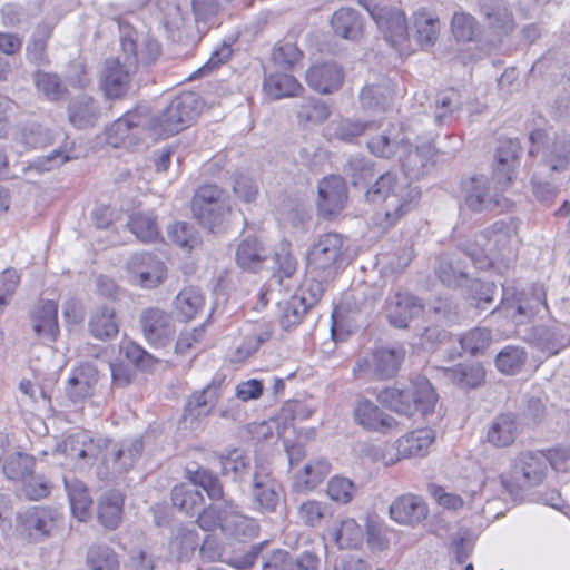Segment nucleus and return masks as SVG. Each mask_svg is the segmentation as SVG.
<instances>
[{
  "label": "nucleus",
  "mask_w": 570,
  "mask_h": 570,
  "mask_svg": "<svg viewBox=\"0 0 570 570\" xmlns=\"http://www.w3.org/2000/svg\"><path fill=\"white\" fill-rule=\"evenodd\" d=\"M191 207L199 225L214 234L225 232L236 218L225 191L216 185L199 187L193 198Z\"/></svg>",
  "instance_id": "nucleus-6"
},
{
  "label": "nucleus",
  "mask_w": 570,
  "mask_h": 570,
  "mask_svg": "<svg viewBox=\"0 0 570 570\" xmlns=\"http://www.w3.org/2000/svg\"><path fill=\"white\" fill-rule=\"evenodd\" d=\"M263 89L273 99L296 96L302 90L301 83L288 73H271L265 77Z\"/></svg>",
  "instance_id": "nucleus-46"
},
{
  "label": "nucleus",
  "mask_w": 570,
  "mask_h": 570,
  "mask_svg": "<svg viewBox=\"0 0 570 570\" xmlns=\"http://www.w3.org/2000/svg\"><path fill=\"white\" fill-rule=\"evenodd\" d=\"M419 299L407 292H397L386 307L390 324L397 328H406L409 323L422 312Z\"/></svg>",
  "instance_id": "nucleus-24"
},
{
  "label": "nucleus",
  "mask_w": 570,
  "mask_h": 570,
  "mask_svg": "<svg viewBox=\"0 0 570 570\" xmlns=\"http://www.w3.org/2000/svg\"><path fill=\"white\" fill-rule=\"evenodd\" d=\"M347 191L342 177L331 175L321 180L317 208L322 216L331 218L340 214L345 207Z\"/></svg>",
  "instance_id": "nucleus-19"
},
{
  "label": "nucleus",
  "mask_w": 570,
  "mask_h": 570,
  "mask_svg": "<svg viewBox=\"0 0 570 570\" xmlns=\"http://www.w3.org/2000/svg\"><path fill=\"white\" fill-rule=\"evenodd\" d=\"M435 274L448 287H459L468 284L466 265L456 256H441L436 261Z\"/></svg>",
  "instance_id": "nucleus-37"
},
{
  "label": "nucleus",
  "mask_w": 570,
  "mask_h": 570,
  "mask_svg": "<svg viewBox=\"0 0 570 570\" xmlns=\"http://www.w3.org/2000/svg\"><path fill=\"white\" fill-rule=\"evenodd\" d=\"M63 452L72 459H91L101 455L105 466L98 469L101 479H108L109 468L111 473H122L132 466L140 456L144 443L141 439L129 442L114 443L109 440L97 441L86 431L77 432L68 436L62 443Z\"/></svg>",
  "instance_id": "nucleus-2"
},
{
  "label": "nucleus",
  "mask_w": 570,
  "mask_h": 570,
  "mask_svg": "<svg viewBox=\"0 0 570 570\" xmlns=\"http://www.w3.org/2000/svg\"><path fill=\"white\" fill-rule=\"evenodd\" d=\"M420 196L421 191L417 187L390 171L381 175L366 193L368 202L383 204L385 217L390 224H394L407 213Z\"/></svg>",
  "instance_id": "nucleus-3"
},
{
  "label": "nucleus",
  "mask_w": 570,
  "mask_h": 570,
  "mask_svg": "<svg viewBox=\"0 0 570 570\" xmlns=\"http://www.w3.org/2000/svg\"><path fill=\"white\" fill-rule=\"evenodd\" d=\"M379 399L392 411L412 416L416 412L426 415L432 412L438 395L432 384L425 379L417 376L406 387L392 386L381 391Z\"/></svg>",
  "instance_id": "nucleus-4"
},
{
  "label": "nucleus",
  "mask_w": 570,
  "mask_h": 570,
  "mask_svg": "<svg viewBox=\"0 0 570 570\" xmlns=\"http://www.w3.org/2000/svg\"><path fill=\"white\" fill-rule=\"evenodd\" d=\"M100 114L98 101L86 94L76 96L68 106L69 121L80 129L95 126Z\"/></svg>",
  "instance_id": "nucleus-29"
},
{
  "label": "nucleus",
  "mask_w": 570,
  "mask_h": 570,
  "mask_svg": "<svg viewBox=\"0 0 570 570\" xmlns=\"http://www.w3.org/2000/svg\"><path fill=\"white\" fill-rule=\"evenodd\" d=\"M497 286L493 282L473 279L469 284L468 294L471 304L480 311H485L494 301Z\"/></svg>",
  "instance_id": "nucleus-62"
},
{
  "label": "nucleus",
  "mask_w": 570,
  "mask_h": 570,
  "mask_svg": "<svg viewBox=\"0 0 570 570\" xmlns=\"http://www.w3.org/2000/svg\"><path fill=\"white\" fill-rule=\"evenodd\" d=\"M33 466V456L18 452L6 460L3 473L10 480H23L32 475Z\"/></svg>",
  "instance_id": "nucleus-61"
},
{
  "label": "nucleus",
  "mask_w": 570,
  "mask_h": 570,
  "mask_svg": "<svg viewBox=\"0 0 570 570\" xmlns=\"http://www.w3.org/2000/svg\"><path fill=\"white\" fill-rule=\"evenodd\" d=\"M171 502L180 512L193 517L203 507L204 497L191 482L180 483L171 490Z\"/></svg>",
  "instance_id": "nucleus-43"
},
{
  "label": "nucleus",
  "mask_w": 570,
  "mask_h": 570,
  "mask_svg": "<svg viewBox=\"0 0 570 570\" xmlns=\"http://www.w3.org/2000/svg\"><path fill=\"white\" fill-rule=\"evenodd\" d=\"M404 355L402 346L379 347L372 354L371 361L358 362L357 365L362 368L366 364L377 379H390L397 373Z\"/></svg>",
  "instance_id": "nucleus-26"
},
{
  "label": "nucleus",
  "mask_w": 570,
  "mask_h": 570,
  "mask_svg": "<svg viewBox=\"0 0 570 570\" xmlns=\"http://www.w3.org/2000/svg\"><path fill=\"white\" fill-rule=\"evenodd\" d=\"M353 417L357 425L368 432L386 434L397 426V421L393 416L367 399H361L355 403Z\"/></svg>",
  "instance_id": "nucleus-18"
},
{
  "label": "nucleus",
  "mask_w": 570,
  "mask_h": 570,
  "mask_svg": "<svg viewBox=\"0 0 570 570\" xmlns=\"http://www.w3.org/2000/svg\"><path fill=\"white\" fill-rule=\"evenodd\" d=\"M132 284L155 288L166 278L165 264L151 253H135L126 264Z\"/></svg>",
  "instance_id": "nucleus-15"
},
{
  "label": "nucleus",
  "mask_w": 570,
  "mask_h": 570,
  "mask_svg": "<svg viewBox=\"0 0 570 570\" xmlns=\"http://www.w3.org/2000/svg\"><path fill=\"white\" fill-rule=\"evenodd\" d=\"M139 324L146 341L156 347L166 346L175 334L171 314L158 307L141 311Z\"/></svg>",
  "instance_id": "nucleus-16"
},
{
  "label": "nucleus",
  "mask_w": 570,
  "mask_h": 570,
  "mask_svg": "<svg viewBox=\"0 0 570 570\" xmlns=\"http://www.w3.org/2000/svg\"><path fill=\"white\" fill-rule=\"evenodd\" d=\"M268 257V250L256 237L244 238L236 248L237 265L248 272H257Z\"/></svg>",
  "instance_id": "nucleus-32"
},
{
  "label": "nucleus",
  "mask_w": 570,
  "mask_h": 570,
  "mask_svg": "<svg viewBox=\"0 0 570 570\" xmlns=\"http://www.w3.org/2000/svg\"><path fill=\"white\" fill-rule=\"evenodd\" d=\"M527 361V353L522 347L508 345L495 357L497 368L504 374L514 375L521 371Z\"/></svg>",
  "instance_id": "nucleus-55"
},
{
  "label": "nucleus",
  "mask_w": 570,
  "mask_h": 570,
  "mask_svg": "<svg viewBox=\"0 0 570 570\" xmlns=\"http://www.w3.org/2000/svg\"><path fill=\"white\" fill-rule=\"evenodd\" d=\"M88 328L97 340H114L119 333V323L115 309L107 305L95 308L90 315Z\"/></svg>",
  "instance_id": "nucleus-33"
},
{
  "label": "nucleus",
  "mask_w": 570,
  "mask_h": 570,
  "mask_svg": "<svg viewBox=\"0 0 570 570\" xmlns=\"http://www.w3.org/2000/svg\"><path fill=\"white\" fill-rule=\"evenodd\" d=\"M391 98L392 90L385 85L365 86L360 94L363 108L372 110H384Z\"/></svg>",
  "instance_id": "nucleus-60"
},
{
  "label": "nucleus",
  "mask_w": 570,
  "mask_h": 570,
  "mask_svg": "<svg viewBox=\"0 0 570 570\" xmlns=\"http://www.w3.org/2000/svg\"><path fill=\"white\" fill-rule=\"evenodd\" d=\"M389 513L396 523L414 527L428 518L429 508L422 497L406 493L393 500Z\"/></svg>",
  "instance_id": "nucleus-20"
},
{
  "label": "nucleus",
  "mask_w": 570,
  "mask_h": 570,
  "mask_svg": "<svg viewBox=\"0 0 570 570\" xmlns=\"http://www.w3.org/2000/svg\"><path fill=\"white\" fill-rule=\"evenodd\" d=\"M478 3L481 13L491 28L502 33H509L513 30V14L505 0H478Z\"/></svg>",
  "instance_id": "nucleus-31"
},
{
  "label": "nucleus",
  "mask_w": 570,
  "mask_h": 570,
  "mask_svg": "<svg viewBox=\"0 0 570 570\" xmlns=\"http://www.w3.org/2000/svg\"><path fill=\"white\" fill-rule=\"evenodd\" d=\"M463 107L462 95L455 89L440 92L435 99L434 122L439 126L456 120Z\"/></svg>",
  "instance_id": "nucleus-38"
},
{
  "label": "nucleus",
  "mask_w": 570,
  "mask_h": 570,
  "mask_svg": "<svg viewBox=\"0 0 570 570\" xmlns=\"http://www.w3.org/2000/svg\"><path fill=\"white\" fill-rule=\"evenodd\" d=\"M58 519L57 510L50 508H32L22 517L26 529L35 537H47L55 529Z\"/></svg>",
  "instance_id": "nucleus-42"
},
{
  "label": "nucleus",
  "mask_w": 570,
  "mask_h": 570,
  "mask_svg": "<svg viewBox=\"0 0 570 570\" xmlns=\"http://www.w3.org/2000/svg\"><path fill=\"white\" fill-rule=\"evenodd\" d=\"M33 81L38 91L50 101L56 102L63 100L68 94L67 86L56 73L37 71L33 75Z\"/></svg>",
  "instance_id": "nucleus-50"
},
{
  "label": "nucleus",
  "mask_w": 570,
  "mask_h": 570,
  "mask_svg": "<svg viewBox=\"0 0 570 570\" xmlns=\"http://www.w3.org/2000/svg\"><path fill=\"white\" fill-rule=\"evenodd\" d=\"M451 31L454 38L461 42L474 41L481 30L476 19L466 12H455L451 20Z\"/></svg>",
  "instance_id": "nucleus-54"
},
{
  "label": "nucleus",
  "mask_w": 570,
  "mask_h": 570,
  "mask_svg": "<svg viewBox=\"0 0 570 570\" xmlns=\"http://www.w3.org/2000/svg\"><path fill=\"white\" fill-rule=\"evenodd\" d=\"M435 147L431 141L411 144L401 138L399 147V159L404 174L412 179L423 176L428 168L433 165Z\"/></svg>",
  "instance_id": "nucleus-17"
},
{
  "label": "nucleus",
  "mask_w": 570,
  "mask_h": 570,
  "mask_svg": "<svg viewBox=\"0 0 570 570\" xmlns=\"http://www.w3.org/2000/svg\"><path fill=\"white\" fill-rule=\"evenodd\" d=\"M124 498L117 490H109L101 494L98 502V520L109 530L116 529L122 514Z\"/></svg>",
  "instance_id": "nucleus-41"
},
{
  "label": "nucleus",
  "mask_w": 570,
  "mask_h": 570,
  "mask_svg": "<svg viewBox=\"0 0 570 570\" xmlns=\"http://www.w3.org/2000/svg\"><path fill=\"white\" fill-rule=\"evenodd\" d=\"M343 79V70L336 62L313 65L306 71L308 86L320 94H331L337 90Z\"/></svg>",
  "instance_id": "nucleus-25"
},
{
  "label": "nucleus",
  "mask_w": 570,
  "mask_h": 570,
  "mask_svg": "<svg viewBox=\"0 0 570 570\" xmlns=\"http://www.w3.org/2000/svg\"><path fill=\"white\" fill-rule=\"evenodd\" d=\"M529 140L530 156L540 155L542 163L552 171H566L570 168V136L557 135L549 138L542 129L533 130Z\"/></svg>",
  "instance_id": "nucleus-11"
},
{
  "label": "nucleus",
  "mask_w": 570,
  "mask_h": 570,
  "mask_svg": "<svg viewBox=\"0 0 570 570\" xmlns=\"http://www.w3.org/2000/svg\"><path fill=\"white\" fill-rule=\"evenodd\" d=\"M519 424L513 413L497 415L487 432V441L495 448H507L517 439Z\"/></svg>",
  "instance_id": "nucleus-30"
},
{
  "label": "nucleus",
  "mask_w": 570,
  "mask_h": 570,
  "mask_svg": "<svg viewBox=\"0 0 570 570\" xmlns=\"http://www.w3.org/2000/svg\"><path fill=\"white\" fill-rule=\"evenodd\" d=\"M200 100L195 92L175 97L168 106L149 121L156 136H170L188 127L199 115Z\"/></svg>",
  "instance_id": "nucleus-8"
},
{
  "label": "nucleus",
  "mask_w": 570,
  "mask_h": 570,
  "mask_svg": "<svg viewBox=\"0 0 570 570\" xmlns=\"http://www.w3.org/2000/svg\"><path fill=\"white\" fill-rule=\"evenodd\" d=\"M492 341L491 331L487 327H475L460 338L462 348L471 355L483 354Z\"/></svg>",
  "instance_id": "nucleus-63"
},
{
  "label": "nucleus",
  "mask_w": 570,
  "mask_h": 570,
  "mask_svg": "<svg viewBox=\"0 0 570 570\" xmlns=\"http://www.w3.org/2000/svg\"><path fill=\"white\" fill-rule=\"evenodd\" d=\"M259 530L257 521L245 515L239 507L229 500L227 504V514L224 518L223 532L237 538L238 540H249L254 538Z\"/></svg>",
  "instance_id": "nucleus-28"
},
{
  "label": "nucleus",
  "mask_w": 570,
  "mask_h": 570,
  "mask_svg": "<svg viewBox=\"0 0 570 570\" xmlns=\"http://www.w3.org/2000/svg\"><path fill=\"white\" fill-rule=\"evenodd\" d=\"M343 173L354 186L365 185L374 177V165L364 156L354 155L343 165Z\"/></svg>",
  "instance_id": "nucleus-52"
},
{
  "label": "nucleus",
  "mask_w": 570,
  "mask_h": 570,
  "mask_svg": "<svg viewBox=\"0 0 570 570\" xmlns=\"http://www.w3.org/2000/svg\"><path fill=\"white\" fill-rule=\"evenodd\" d=\"M433 441L434 432L432 430H415L397 440V452L404 458L424 455Z\"/></svg>",
  "instance_id": "nucleus-45"
},
{
  "label": "nucleus",
  "mask_w": 570,
  "mask_h": 570,
  "mask_svg": "<svg viewBox=\"0 0 570 570\" xmlns=\"http://www.w3.org/2000/svg\"><path fill=\"white\" fill-rule=\"evenodd\" d=\"M521 150L522 148L518 139L509 138L499 141L493 167V175L499 184L512 181Z\"/></svg>",
  "instance_id": "nucleus-23"
},
{
  "label": "nucleus",
  "mask_w": 570,
  "mask_h": 570,
  "mask_svg": "<svg viewBox=\"0 0 570 570\" xmlns=\"http://www.w3.org/2000/svg\"><path fill=\"white\" fill-rule=\"evenodd\" d=\"M344 238L338 233L321 235L307 253V272L321 279L334 278L343 265Z\"/></svg>",
  "instance_id": "nucleus-9"
},
{
  "label": "nucleus",
  "mask_w": 570,
  "mask_h": 570,
  "mask_svg": "<svg viewBox=\"0 0 570 570\" xmlns=\"http://www.w3.org/2000/svg\"><path fill=\"white\" fill-rule=\"evenodd\" d=\"M98 380V368L92 363H82L72 370L66 384V394L73 403L82 402L94 394Z\"/></svg>",
  "instance_id": "nucleus-21"
},
{
  "label": "nucleus",
  "mask_w": 570,
  "mask_h": 570,
  "mask_svg": "<svg viewBox=\"0 0 570 570\" xmlns=\"http://www.w3.org/2000/svg\"><path fill=\"white\" fill-rule=\"evenodd\" d=\"M222 503H210L200 508L197 512V524L204 531H213L219 528L223 531L224 518L227 514V504L229 500H220Z\"/></svg>",
  "instance_id": "nucleus-57"
},
{
  "label": "nucleus",
  "mask_w": 570,
  "mask_h": 570,
  "mask_svg": "<svg viewBox=\"0 0 570 570\" xmlns=\"http://www.w3.org/2000/svg\"><path fill=\"white\" fill-rule=\"evenodd\" d=\"M548 474V459L541 451H521L512 460L510 478L500 475L502 488L511 495L540 485Z\"/></svg>",
  "instance_id": "nucleus-7"
},
{
  "label": "nucleus",
  "mask_w": 570,
  "mask_h": 570,
  "mask_svg": "<svg viewBox=\"0 0 570 570\" xmlns=\"http://www.w3.org/2000/svg\"><path fill=\"white\" fill-rule=\"evenodd\" d=\"M57 315V303L50 299L41 302L36 306L31 316L35 333L53 342L59 332Z\"/></svg>",
  "instance_id": "nucleus-34"
},
{
  "label": "nucleus",
  "mask_w": 570,
  "mask_h": 570,
  "mask_svg": "<svg viewBox=\"0 0 570 570\" xmlns=\"http://www.w3.org/2000/svg\"><path fill=\"white\" fill-rule=\"evenodd\" d=\"M334 32L347 40H356L362 36L363 22L361 14L353 8L336 10L331 19Z\"/></svg>",
  "instance_id": "nucleus-39"
},
{
  "label": "nucleus",
  "mask_w": 570,
  "mask_h": 570,
  "mask_svg": "<svg viewBox=\"0 0 570 570\" xmlns=\"http://www.w3.org/2000/svg\"><path fill=\"white\" fill-rule=\"evenodd\" d=\"M120 53L105 61L100 87L109 99L124 97L129 90L131 76L139 65L149 66L160 56V46L151 37L138 35L135 30H121Z\"/></svg>",
  "instance_id": "nucleus-1"
},
{
  "label": "nucleus",
  "mask_w": 570,
  "mask_h": 570,
  "mask_svg": "<svg viewBox=\"0 0 570 570\" xmlns=\"http://www.w3.org/2000/svg\"><path fill=\"white\" fill-rule=\"evenodd\" d=\"M52 33V28L49 24H39L27 45L26 51L28 59L37 65H46L49 62L47 57V43Z\"/></svg>",
  "instance_id": "nucleus-51"
},
{
  "label": "nucleus",
  "mask_w": 570,
  "mask_h": 570,
  "mask_svg": "<svg viewBox=\"0 0 570 570\" xmlns=\"http://www.w3.org/2000/svg\"><path fill=\"white\" fill-rule=\"evenodd\" d=\"M330 128L334 138L345 142H352L354 138L375 129L376 124L373 121L362 122L351 119H341L333 121Z\"/></svg>",
  "instance_id": "nucleus-53"
},
{
  "label": "nucleus",
  "mask_w": 570,
  "mask_h": 570,
  "mask_svg": "<svg viewBox=\"0 0 570 570\" xmlns=\"http://www.w3.org/2000/svg\"><path fill=\"white\" fill-rule=\"evenodd\" d=\"M444 375L462 390L475 389L484 380V371L480 365L459 364L444 368Z\"/></svg>",
  "instance_id": "nucleus-48"
},
{
  "label": "nucleus",
  "mask_w": 570,
  "mask_h": 570,
  "mask_svg": "<svg viewBox=\"0 0 570 570\" xmlns=\"http://www.w3.org/2000/svg\"><path fill=\"white\" fill-rule=\"evenodd\" d=\"M383 32L385 40L395 49L403 51L409 41L405 16L396 9L381 8L372 0H358Z\"/></svg>",
  "instance_id": "nucleus-13"
},
{
  "label": "nucleus",
  "mask_w": 570,
  "mask_h": 570,
  "mask_svg": "<svg viewBox=\"0 0 570 570\" xmlns=\"http://www.w3.org/2000/svg\"><path fill=\"white\" fill-rule=\"evenodd\" d=\"M534 335L538 347L548 356L557 355L560 351L570 346V334H564L560 326H538Z\"/></svg>",
  "instance_id": "nucleus-44"
},
{
  "label": "nucleus",
  "mask_w": 570,
  "mask_h": 570,
  "mask_svg": "<svg viewBox=\"0 0 570 570\" xmlns=\"http://www.w3.org/2000/svg\"><path fill=\"white\" fill-rule=\"evenodd\" d=\"M395 129L384 130L382 134L377 136H373L367 141L368 150L382 158H390L395 153H399V147L401 145V139H399V135H394Z\"/></svg>",
  "instance_id": "nucleus-59"
},
{
  "label": "nucleus",
  "mask_w": 570,
  "mask_h": 570,
  "mask_svg": "<svg viewBox=\"0 0 570 570\" xmlns=\"http://www.w3.org/2000/svg\"><path fill=\"white\" fill-rule=\"evenodd\" d=\"M63 482L73 515L85 521L90 515L92 503L87 487L75 476H65Z\"/></svg>",
  "instance_id": "nucleus-40"
},
{
  "label": "nucleus",
  "mask_w": 570,
  "mask_h": 570,
  "mask_svg": "<svg viewBox=\"0 0 570 570\" xmlns=\"http://www.w3.org/2000/svg\"><path fill=\"white\" fill-rule=\"evenodd\" d=\"M205 305L203 292L195 286L183 288L173 302L174 313L178 321L188 322L200 313Z\"/></svg>",
  "instance_id": "nucleus-36"
},
{
  "label": "nucleus",
  "mask_w": 570,
  "mask_h": 570,
  "mask_svg": "<svg viewBox=\"0 0 570 570\" xmlns=\"http://www.w3.org/2000/svg\"><path fill=\"white\" fill-rule=\"evenodd\" d=\"M222 382L214 379L202 391L195 392L188 400L185 411L195 419L207 416L220 397Z\"/></svg>",
  "instance_id": "nucleus-35"
},
{
  "label": "nucleus",
  "mask_w": 570,
  "mask_h": 570,
  "mask_svg": "<svg viewBox=\"0 0 570 570\" xmlns=\"http://www.w3.org/2000/svg\"><path fill=\"white\" fill-rule=\"evenodd\" d=\"M514 236L515 226L511 220H498L480 233L473 243L466 240L460 248L476 268L487 269L493 258L509 247Z\"/></svg>",
  "instance_id": "nucleus-5"
},
{
  "label": "nucleus",
  "mask_w": 570,
  "mask_h": 570,
  "mask_svg": "<svg viewBox=\"0 0 570 570\" xmlns=\"http://www.w3.org/2000/svg\"><path fill=\"white\" fill-rule=\"evenodd\" d=\"M296 117L299 124H320L330 116L327 106L321 99L314 97L304 98L296 106Z\"/></svg>",
  "instance_id": "nucleus-56"
},
{
  "label": "nucleus",
  "mask_w": 570,
  "mask_h": 570,
  "mask_svg": "<svg viewBox=\"0 0 570 570\" xmlns=\"http://www.w3.org/2000/svg\"><path fill=\"white\" fill-rule=\"evenodd\" d=\"M128 226L137 238L145 243L154 242L160 235L156 218L151 214H134Z\"/></svg>",
  "instance_id": "nucleus-58"
},
{
  "label": "nucleus",
  "mask_w": 570,
  "mask_h": 570,
  "mask_svg": "<svg viewBox=\"0 0 570 570\" xmlns=\"http://www.w3.org/2000/svg\"><path fill=\"white\" fill-rule=\"evenodd\" d=\"M465 206L475 212H502L510 206L509 200L493 191L489 179L483 176L470 177L462 181Z\"/></svg>",
  "instance_id": "nucleus-14"
},
{
  "label": "nucleus",
  "mask_w": 570,
  "mask_h": 570,
  "mask_svg": "<svg viewBox=\"0 0 570 570\" xmlns=\"http://www.w3.org/2000/svg\"><path fill=\"white\" fill-rule=\"evenodd\" d=\"M144 118L137 112H127L114 121L107 131V141L114 147H129L137 144L142 132Z\"/></svg>",
  "instance_id": "nucleus-22"
},
{
  "label": "nucleus",
  "mask_w": 570,
  "mask_h": 570,
  "mask_svg": "<svg viewBox=\"0 0 570 570\" xmlns=\"http://www.w3.org/2000/svg\"><path fill=\"white\" fill-rule=\"evenodd\" d=\"M283 487L268 464L256 461L249 480V495L253 509L263 514L276 512Z\"/></svg>",
  "instance_id": "nucleus-10"
},
{
  "label": "nucleus",
  "mask_w": 570,
  "mask_h": 570,
  "mask_svg": "<svg viewBox=\"0 0 570 570\" xmlns=\"http://www.w3.org/2000/svg\"><path fill=\"white\" fill-rule=\"evenodd\" d=\"M198 546V533L193 527L178 525L173 531L169 550L178 560L189 558Z\"/></svg>",
  "instance_id": "nucleus-47"
},
{
  "label": "nucleus",
  "mask_w": 570,
  "mask_h": 570,
  "mask_svg": "<svg viewBox=\"0 0 570 570\" xmlns=\"http://www.w3.org/2000/svg\"><path fill=\"white\" fill-rule=\"evenodd\" d=\"M186 476L195 488L200 487L204 489L210 500H225L224 487L219 478L210 470L204 468H198L196 470L186 469Z\"/></svg>",
  "instance_id": "nucleus-49"
},
{
  "label": "nucleus",
  "mask_w": 570,
  "mask_h": 570,
  "mask_svg": "<svg viewBox=\"0 0 570 570\" xmlns=\"http://www.w3.org/2000/svg\"><path fill=\"white\" fill-rule=\"evenodd\" d=\"M90 570H118L119 562L115 552L107 546H94L87 554Z\"/></svg>",
  "instance_id": "nucleus-64"
},
{
  "label": "nucleus",
  "mask_w": 570,
  "mask_h": 570,
  "mask_svg": "<svg viewBox=\"0 0 570 570\" xmlns=\"http://www.w3.org/2000/svg\"><path fill=\"white\" fill-rule=\"evenodd\" d=\"M220 473L233 482L244 483L252 479L254 466L240 449L234 448L218 455Z\"/></svg>",
  "instance_id": "nucleus-27"
},
{
  "label": "nucleus",
  "mask_w": 570,
  "mask_h": 570,
  "mask_svg": "<svg viewBox=\"0 0 570 570\" xmlns=\"http://www.w3.org/2000/svg\"><path fill=\"white\" fill-rule=\"evenodd\" d=\"M546 307L543 286L533 285L530 292L522 291L510 295L504 291L500 305L491 313L500 312L515 324H524Z\"/></svg>",
  "instance_id": "nucleus-12"
}]
</instances>
